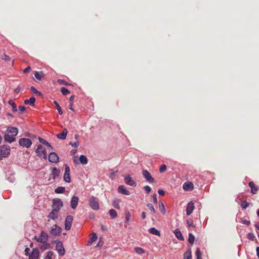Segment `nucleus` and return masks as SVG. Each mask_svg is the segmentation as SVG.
Returning a JSON list of instances; mask_svg holds the SVG:
<instances>
[{"instance_id":"f257e3e1","label":"nucleus","mask_w":259,"mask_h":259,"mask_svg":"<svg viewBox=\"0 0 259 259\" xmlns=\"http://www.w3.org/2000/svg\"><path fill=\"white\" fill-rule=\"evenodd\" d=\"M8 133L5 134L4 138L5 141L10 143L16 140L15 137L18 133V130L17 127H9L7 128Z\"/></svg>"},{"instance_id":"f03ea898","label":"nucleus","mask_w":259,"mask_h":259,"mask_svg":"<svg viewBox=\"0 0 259 259\" xmlns=\"http://www.w3.org/2000/svg\"><path fill=\"white\" fill-rule=\"evenodd\" d=\"M10 147L9 145H4L0 146V156L8 157L10 154Z\"/></svg>"},{"instance_id":"7ed1b4c3","label":"nucleus","mask_w":259,"mask_h":259,"mask_svg":"<svg viewBox=\"0 0 259 259\" xmlns=\"http://www.w3.org/2000/svg\"><path fill=\"white\" fill-rule=\"evenodd\" d=\"M89 202V204L92 209L94 210H98L99 209V204L97 198L95 197V196H92L91 197H90Z\"/></svg>"},{"instance_id":"20e7f679","label":"nucleus","mask_w":259,"mask_h":259,"mask_svg":"<svg viewBox=\"0 0 259 259\" xmlns=\"http://www.w3.org/2000/svg\"><path fill=\"white\" fill-rule=\"evenodd\" d=\"M35 152L37 154V155L41 158L47 159V153L46 150L43 149L41 145H39L37 148L35 150Z\"/></svg>"},{"instance_id":"39448f33","label":"nucleus","mask_w":259,"mask_h":259,"mask_svg":"<svg viewBox=\"0 0 259 259\" xmlns=\"http://www.w3.org/2000/svg\"><path fill=\"white\" fill-rule=\"evenodd\" d=\"M34 239L38 242L41 243H46L48 241L49 236L47 233L42 231L40 233V236L38 238H37L36 236H35Z\"/></svg>"},{"instance_id":"423d86ee","label":"nucleus","mask_w":259,"mask_h":259,"mask_svg":"<svg viewBox=\"0 0 259 259\" xmlns=\"http://www.w3.org/2000/svg\"><path fill=\"white\" fill-rule=\"evenodd\" d=\"M63 202L60 199L55 198L53 200V209L59 211L61 208L63 206Z\"/></svg>"},{"instance_id":"0eeeda50","label":"nucleus","mask_w":259,"mask_h":259,"mask_svg":"<svg viewBox=\"0 0 259 259\" xmlns=\"http://www.w3.org/2000/svg\"><path fill=\"white\" fill-rule=\"evenodd\" d=\"M61 230L62 229L61 227L55 224L53 225L51 228L50 230V234L53 236H59L61 235Z\"/></svg>"},{"instance_id":"6e6552de","label":"nucleus","mask_w":259,"mask_h":259,"mask_svg":"<svg viewBox=\"0 0 259 259\" xmlns=\"http://www.w3.org/2000/svg\"><path fill=\"white\" fill-rule=\"evenodd\" d=\"M19 143L20 146L25 147L27 148L30 147L32 145L31 140L27 138H21L19 140Z\"/></svg>"},{"instance_id":"1a4fd4ad","label":"nucleus","mask_w":259,"mask_h":259,"mask_svg":"<svg viewBox=\"0 0 259 259\" xmlns=\"http://www.w3.org/2000/svg\"><path fill=\"white\" fill-rule=\"evenodd\" d=\"M56 249L60 255L62 256L64 255L65 250L61 241L56 242Z\"/></svg>"},{"instance_id":"9d476101","label":"nucleus","mask_w":259,"mask_h":259,"mask_svg":"<svg viewBox=\"0 0 259 259\" xmlns=\"http://www.w3.org/2000/svg\"><path fill=\"white\" fill-rule=\"evenodd\" d=\"M65 166V172L64 174L63 179L65 182L70 183V167L67 164H64Z\"/></svg>"},{"instance_id":"9b49d317","label":"nucleus","mask_w":259,"mask_h":259,"mask_svg":"<svg viewBox=\"0 0 259 259\" xmlns=\"http://www.w3.org/2000/svg\"><path fill=\"white\" fill-rule=\"evenodd\" d=\"M124 182L127 185L132 187H136L137 185L136 181L130 175H126L125 176Z\"/></svg>"},{"instance_id":"f8f14e48","label":"nucleus","mask_w":259,"mask_h":259,"mask_svg":"<svg viewBox=\"0 0 259 259\" xmlns=\"http://www.w3.org/2000/svg\"><path fill=\"white\" fill-rule=\"evenodd\" d=\"M142 174L147 182L149 183H154L155 182L154 179L151 176L150 173L147 170H143Z\"/></svg>"},{"instance_id":"ddd939ff","label":"nucleus","mask_w":259,"mask_h":259,"mask_svg":"<svg viewBox=\"0 0 259 259\" xmlns=\"http://www.w3.org/2000/svg\"><path fill=\"white\" fill-rule=\"evenodd\" d=\"M48 160L52 163H57L59 158L58 155L55 152H51L48 156Z\"/></svg>"},{"instance_id":"4468645a","label":"nucleus","mask_w":259,"mask_h":259,"mask_svg":"<svg viewBox=\"0 0 259 259\" xmlns=\"http://www.w3.org/2000/svg\"><path fill=\"white\" fill-rule=\"evenodd\" d=\"M73 221V217L72 215H68L65 220V229L66 230H69L72 226V223Z\"/></svg>"},{"instance_id":"2eb2a0df","label":"nucleus","mask_w":259,"mask_h":259,"mask_svg":"<svg viewBox=\"0 0 259 259\" xmlns=\"http://www.w3.org/2000/svg\"><path fill=\"white\" fill-rule=\"evenodd\" d=\"M39 255V251L38 248H33L29 255V259H38Z\"/></svg>"},{"instance_id":"dca6fc26","label":"nucleus","mask_w":259,"mask_h":259,"mask_svg":"<svg viewBox=\"0 0 259 259\" xmlns=\"http://www.w3.org/2000/svg\"><path fill=\"white\" fill-rule=\"evenodd\" d=\"M194 208H195V207H194V203L192 201L189 202L187 204V208H186V210L187 215H190L192 213Z\"/></svg>"},{"instance_id":"f3484780","label":"nucleus","mask_w":259,"mask_h":259,"mask_svg":"<svg viewBox=\"0 0 259 259\" xmlns=\"http://www.w3.org/2000/svg\"><path fill=\"white\" fill-rule=\"evenodd\" d=\"M248 185L251 188V193L253 194H256L259 189L258 187L252 181L248 183Z\"/></svg>"},{"instance_id":"a211bd4d","label":"nucleus","mask_w":259,"mask_h":259,"mask_svg":"<svg viewBox=\"0 0 259 259\" xmlns=\"http://www.w3.org/2000/svg\"><path fill=\"white\" fill-rule=\"evenodd\" d=\"M58 212L56 210L52 209V211L49 213L48 218L53 220L57 219L58 217Z\"/></svg>"},{"instance_id":"6ab92c4d","label":"nucleus","mask_w":259,"mask_h":259,"mask_svg":"<svg viewBox=\"0 0 259 259\" xmlns=\"http://www.w3.org/2000/svg\"><path fill=\"white\" fill-rule=\"evenodd\" d=\"M60 174V170L57 167H54L52 168L51 175L52 176L53 180H55L58 178Z\"/></svg>"},{"instance_id":"aec40b11","label":"nucleus","mask_w":259,"mask_h":259,"mask_svg":"<svg viewBox=\"0 0 259 259\" xmlns=\"http://www.w3.org/2000/svg\"><path fill=\"white\" fill-rule=\"evenodd\" d=\"M78 197L76 196H73L71 200V207L73 209H75L78 205Z\"/></svg>"},{"instance_id":"412c9836","label":"nucleus","mask_w":259,"mask_h":259,"mask_svg":"<svg viewBox=\"0 0 259 259\" xmlns=\"http://www.w3.org/2000/svg\"><path fill=\"white\" fill-rule=\"evenodd\" d=\"M118 192L119 193L126 195H129L130 194L129 191H128L123 185H120L118 187Z\"/></svg>"},{"instance_id":"4be33fe9","label":"nucleus","mask_w":259,"mask_h":259,"mask_svg":"<svg viewBox=\"0 0 259 259\" xmlns=\"http://www.w3.org/2000/svg\"><path fill=\"white\" fill-rule=\"evenodd\" d=\"M67 130L66 128L63 130V131L61 133L58 134L56 136L57 137L61 140H64L66 138V136L67 135Z\"/></svg>"},{"instance_id":"5701e85b","label":"nucleus","mask_w":259,"mask_h":259,"mask_svg":"<svg viewBox=\"0 0 259 259\" xmlns=\"http://www.w3.org/2000/svg\"><path fill=\"white\" fill-rule=\"evenodd\" d=\"M174 234L178 239L181 241L184 240V238L182 235V234L179 229H176L175 230Z\"/></svg>"},{"instance_id":"b1692460","label":"nucleus","mask_w":259,"mask_h":259,"mask_svg":"<svg viewBox=\"0 0 259 259\" xmlns=\"http://www.w3.org/2000/svg\"><path fill=\"white\" fill-rule=\"evenodd\" d=\"M38 140H39V142L40 143H41L43 145H45L47 146L50 150H53V147L46 140H45V139H42V138H41L40 137H39L38 138Z\"/></svg>"},{"instance_id":"393cba45","label":"nucleus","mask_w":259,"mask_h":259,"mask_svg":"<svg viewBox=\"0 0 259 259\" xmlns=\"http://www.w3.org/2000/svg\"><path fill=\"white\" fill-rule=\"evenodd\" d=\"M193 184L190 182L185 183L183 186V189L185 190H192L193 189Z\"/></svg>"},{"instance_id":"a878e982","label":"nucleus","mask_w":259,"mask_h":259,"mask_svg":"<svg viewBox=\"0 0 259 259\" xmlns=\"http://www.w3.org/2000/svg\"><path fill=\"white\" fill-rule=\"evenodd\" d=\"M35 98L33 97H31L29 99H25L24 100V103L27 105H30L31 106H34L35 104Z\"/></svg>"},{"instance_id":"bb28decb","label":"nucleus","mask_w":259,"mask_h":259,"mask_svg":"<svg viewBox=\"0 0 259 259\" xmlns=\"http://www.w3.org/2000/svg\"><path fill=\"white\" fill-rule=\"evenodd\" d=\"M150 233L159 236L160 235V232L159 230L155 228H151L149 230Z\"/></svg>"},{"instance_id":"cd10ccee","label":"nucleus","mask_w":259,"mask_h":259,"mask_svg":"<svg viewBox=\"0 0 259 259\" xmlns=\"http://www.w3.org/2000/svg\"><path fill=\"white\" fill-rule=\"evenodd\" d=\"M42 244L39 245V248L42 250H45L49 249L50 247V244L47 242L46 243H42Z\"/></svg>"},{"instance_id":"c85d7f7f","label":"nucleus","mask_w":259,"mask_h":259,"mask_svg":"<svg viewBox=\"0 0 259 259\" xmlns=\"http://www.w3.org/2000/svg\"><path fill=\"white\" fill-rule=\"evenodd\" d=\"M9 105H10L12 107V111L14 112H15L17 111V108L16 104L12 100H10L8 102Z\"/></svg>"},{"instance_id":"c756f323","label":"nucleus","mask_w":259,"mask_h":259,"mask_svg":"<svg viewBox=\"0 0 259 259\" xmlns=\"http://www.w3.org/2000/svg\"><path fill=\"white\" fill-rule=\"evenodd\" d=\"M159 207L161 212L163 214H165L166 213V209L162 201L159 202Z\"/></svg>"},{"instance_id":"7c9ffc66","label":"nucleus","mask_w":259,"mask_h":259,"mask_svg":"<svg viewBox=\"0 0 259 259\" xmlns=\"http://www.w3.org/2000/svg\"><path fill=\"white\" fill-rule=\"evenodd\" d=\"M79 161L80 163L82 164H86L88 163V159L87 157L84 155H81L79 157Z\"/></svg>"},{"instance_id":"2f4dec72","label":"nucleus","mask_w":259,"mask_h":259,"mask_svg":"<svg viewBox=\"0 0 259 259\" xmlns=\"http://www.w3.org/2000/svg\"><path fill=\"white\" fill-rule=\"evenodd\" d=\"M65 189L64 187H58L55 190V192L57 194H61L65 192Z\"/></svg>"},{"instance_id":"473e14b6","label":"nucleus","mask_w":259,"mask_h":259,"mask_svg":"<svg viewBox=\"0 0 259 259\" xmlns=\"http://www.w3.org/2000/svg\"><path fill=\"white\" fill-rule=\"evenodd\" d=\"M135 250L136 252L139 254H144L146 252V251L143 248L140 247H135Z\"/></svg>"},{"instance_id":"72a5a7b5","label":"nucleus","mask_w":259,"mask_h":259,"mask_svg":"<svg viewBox=\"0 0 259 259\" xmlns=\"http://www.w3.org/2000/svg\"><path fill=\"white\" fill-rule=\"evenodd\" d=\"M34 76L38 80H40L44 77V74L42 72H36Z\"/></svg>"},{"instance_id":"f704fd0d","label":"nucleus","mask_w":259,"mask_h":259,"mask_svg":"<svg viewBox=\"0 0 259 259\" xmlns=\"http://www.w3.org/2000/svg\"><path fill=\"white\" fill-rule=\"evenodd\" d=\"M53 104L55 105L56 107V108L58 111V113L60 115H62L63 114V111L61 108V107L60 106L59 104L58 103V102L56 101H54L53 102Z\"/></svg>"},{"instance_id":"c9c22d12","label":"nucleus","mask_w":259,"mask_h":259,"mask_svg":"<svg viewBox=\"0 0 259 259\" xmlns=\"http://www.w3.org/2000/svg\"><path fill=\"white\" fill-rule=\"evenodd\" d=\"M109 214H110V217L112 219L115 218L117 217V212H116V210H114V209H110L109 211Z\"/></svg>"},{"instance_id":"e433bc0d","label":"nucleus","mask_w":259,"mask_h":259,"mask_svg":"<svg viewBox=\"0 0 259 259\" xmlns=\"http://www.w3.org/2000/svg\"><path fill=\"white\" fill-rule=\"evenodd\" d=\"M31 91L33 93L36 94L38 96H42V94L41 92L38 91L34 87H31Z\"/></svg>"},{"instance_id":"4c0bfd02","label":"nucleus","mask_w":259,"mask_h":259,"mask_svg":"<svg viewBox=\"0 0 259 259\" xmlns=\"http://www.w3.org/2000/svg\"><path fill=\"white\" fill-rule=\"evenodd\" d=\"M195 237L191 233H189L188 242L191 244H193L194 242Z\"/></svg>"},{"instance_id":"58836bf2","label":"nucleus","mask_w":259,"mask_h":259,"mask_svg":"<svg viewBox=\"0 0 259 259\" xmlns=\"http://www.w3.org/2000/svg\"><path fill=\"white\" fill-rule=\"evenodd\" d=\"M186 223L188 227L193 228H195V226L193 224V221L191 219L189 218L187 219L186 221Z\"/></svg>"},{"instance_id":"ea45409f","label":"nucleus","mask_w":259,"mask_h":259,"mask_svg":"<svg viewBox=\"0 0 259 259\" xmlns=\"http://www.w3.org/2000/svg\"><path fill=\"white\" fill-rule=\"evenodd\" d=\"M54 255V252L52 251H49L46 255L45 256L44 259H52Z\"/></svg>"},{"instance_id":"a19ab883","label":"nucleus","mask_w":259,"mask_h":259,"mask_svg":"<svg viewBox=\"0 0 259 259\" xmlns=\"http://www.w3.org/2000/svg\"><path fill=\"white\" fill-rule=\"evenodd\" d=\"M60 91L63 95H67L70 93L69 91L65 87H62Z\"/></svg>"},{"instance_id":"79ce46f5","label":"nucleus","mask_w":259,"mask_h":259,"mask_svg":"<svg viewBox=\"0 0 259 259\" xmlns=\"http://www.w3.org/2000/svg\"><path fill=\"white\" fill-rule=\"evenodd\" d=\"M97 239V234L95 233H93L92 234V236H91V238L90 239V240L89 241V243H92L93 242H94L95 241H96Z\"/></svg>"},{"instance_id":"37998d69","label":"nucleus","mask_w":259,"mask_h":259,"mask_svg":"<svg viewBox=\"0 0 259 259\" xmlns=\"http://www.w3.org/2000/svg\"><path fill=\"white\" fill-rule=\"evenodd\" d=\"M247 237L249 240L253 241L255 238V235L253 233H249L247 235Z\"/></svg>"},{"instance_id":"c03bdc74","label":"nucleus","mask_w":259,"mask_h":259,"mask_svg":"<svg viewBox=\"0 0 259 259\" xmlns=\"http://www.w3.org/2000/svg\"><path fill=\"white\" fill-rule=\"evenodd\" d=\"M240 222L243 224L246 225L247 226H249L250 224V222L249 220H247L244 218L240 219Z\"/></svg>"},{"instance_id":"a18cd8bd","label":"nucleus","mask_w":259,"mask_h":259,"mask_svg":"<svg viewBox=\"0 0 259 259\" xmlns=\"http://www.w3.org/2000/svg\"><path fill=\"white\" fill-rule=\"evenodd\" d=\"M240 205L243 209H245L249 206V203L246 201H244L241 202Z\"/></svg>"},{"instance_id":"49530a36","label":"nucleus","mask_w":259,"mask_h":259,"mask_svg":"<svg viewBox=\"0 0 259 259\" xmlns=\"http://www.w3.org/2000/svg\"><path fill=\"white\" fill-rule=\"evenodd\" d=\"M147 207L149 208V209L153 213H155V209H154V206H153V205L151 203H148L147 205Z\"/></svg>"},{"instance_id":"de8ad7c7","label":"nucleus","mask_w":259,"mask_h":259,"mask_svg":"<svg viewBox=\"0 0 259 259\" xmlns=\"http://www.w3.org/2000/svg\"><path fill=\"white\" fill-rule=\"evenodd\" d=\"M112 205L114 206V207L116 208V209H119L120 208V206H119V203H118V201L117 199L116 200H114L113 201Z\"/></svg>"},{"instance_id":"09e8293b","label":"nucleus","mask_w":259,"mask_h":259,"mask_svg":"<svg viewBox=\"0 0 259 259\" xmlns=\"http://www.w3.org/2000/svg\"><path fill=\"white\" fill-rule=\"evenodd\" d=\"M196 255L197 257V259H202L201 253L199 248H198L196 251Z\"/></svg>"},{"instance_id":"8fccbe9b","label":"nucleus","mask_w":259,"mask_h":259,"mask_svg":"<svg viewBox=\"0 0 259 259\" xmlns=\"http://www.w3.org/2000/svg\"><path fill=\"white\" fill-rule=\"evenodd\" d=\"M57 82L60 84H63V85H68V83L65 80L61 79H59L57 80Z\"/></svg>"},{"instance_id":"3c124183","label":"nucleus","mask_w":259,"mask_h":259,"mask_svg":"<svg viewBox=\"0 0 259 259\" xmlns=\"http://www.w3.org/2000/svg\"><path fill=\"white\" fill-rule=\"evenodd\" d=\"M166 170V166L165 164H162L160 166L159 168V171L160 172H163Z\"/></svg>"},{"instance_id":"603ef678","label":"nucleus","mask_w":259,"mask_h":259,"mask_svg":"<svg viewBox=\"0 0 259 259\" xmlns=\"http://www.w3.org/2000/svg\"><path fill=\"white\" fill-rule=\"evenodd\" d=\"M130 216H131V214H130V212L129 211L126 212L125 213V219L126 222H127L130 221Z\"/></svg>"},{"instance_id":"864d4df0","label":"nucleus","mask_w":259,"mask_h":259,"mask_svg":"<svg viewBox=\"0 0 259 259\" xmlns=\"http://www.w3.org/2000/svg\"><path fill=\"white\" fill-rule=\"evenodd\" d=\"M185 259H192L191 252L190 250L189 253H188V252L185 253Z\"/></svg>"},{"instance_id":"5fc2aeb1","label":"nucleus","mask_w":259,"mask_h":259,"mask_svg":"<svg viewBox=\"0 0 259 259\" xmlns=\"http://www.w3.org/2000/svg\"><path fill=\"white\" fill-rule=\"evenodd\" d=\"M144 189L147 194H149L151 191V188L149 186H145Z\"/></svg>"},{"instance_id":"6e6d98bb","label":"nucleus","mask_w":259,"mask_h":259,"mask_svg":"<svg viewBox=\"0 0 259 259\" xmlns=\"http://www.w3.org/2000/svg\"><path fill=\"white\" fill-rule=\"evenodd\" d=\"M2 59L6 61H10V57L9 56L4 54L2 56Z\"/></svg>"},{"instance_id":"4d7b16f0","label":"nucleus","mask_w":259,"mask_h":259,"mask_svg":"<svg viewBox=\"0 0 259 259\" xmlns=\"http://www.w3.org/2000/svg\"><path fill=\"white\" fill-rule=\"evenodd\" d=\"M70 144L73 147L77 148L79 146V143L78 141H76V142H70Z\"/></svg>"},{"instance_id":"13d9d810","label":"nucleus","mask_w":259,"mask_h":259,"mask_svg":"<svg viewBox=\"0 0 259 259\" xmlns=\"http://www.w3.org/2000/svg\"><path fill=\"white\" fill-rule=\"evenodd\" d=\"M31 70V67L30 66H28L27 67L25 68L23 72L24 73H27L29 72Z\"/></svg>"},{"instance_id":"bf43d9fd","label":"nucleus","mask_w":259,"mask_h":259,"mask_svg":"<svg viewBox=\"0 0 259 259\" xmlns=\"http://www.w3.org/2000/svg\"><path fill=\"white\" fill-rule=\"evenodd\" d=\"M19 109L21 113L24 112L26 110V108H25V106H19Z\"/></svg>"},{"instance_id":"052dcab7","label":"nucleus","mask_w":259,"mask_h":259,"mask_svg":"<svg viewBox=\"0 0 259 259\" xmlns=\"http://www.w3.org/2000/svg\"><path fill=\"white\" fill-rule=\"evenodd\" d=\"M158 193L161 196H163L165 194V192L162 189H159L158 190Z\"/></svg>"},{"instance_id":"680f3d73","label":"nucleus","mask_w":259,"mask_h":259,"mask_svg":"<svg viewBox=\"0 0 259 259\" xmlns=\"http://www.w3.org/2000/svg\"><path fill=\"white\" fill-rule=\"evenodd\" d=\"M153 199L154 203L156 204L157 203V196H156V194H154L153 195Z\"/></svg>"},{"instance_id":"e2e57ef3","label":"nucleus","mask_w":259,"mask_h":259,"mask_svg":"<svg viewBox=\"0 0 259 259\" xmlns=\"http://www.w3.org/2000/svg\"><path fill=\"white\" fill-rule=\"evenodd\" d=\"M73 102H71L69 103V108L72 110V111H74L73 108Z\"/></svg>"},{"instance_id":"0e129e2a","label":"nucleus","mask_w":259,"mask_h":259,"mask_svg":"<svg viewBox=\"0 0 259 259\" xmlns=\"http://www.w3.org/2000/svg\"><path fill=\"white\" fill-rule=\"evenodd\" d=\"M30 250L29 248H28V247H26L25 249V254L26 255H29V251Z\"/></svg>"},{"instance_id":"69168bd1","label":"nucleus","mask_w":259,"mask_h":259,"mask_svg":"<svg viewBox=\"0 0 259 259\" xmlns=\"http://www.w3.org/2000/svg\"><path fill=\"white\" fill-rule=\"evenodd\" d=\"M141 217H142V219H145L146 218V212L143 211L142 213Z\"/></svg>"},{"instance_id":"338daca9","label":"nucleus","mask_w":259,"mask_h":259,"mask_svg":"<svg viewBox=\"0 0 259 259\" xmlns=\"http://www.w3.org/2000/svg\"><path fill=\"white\" fill-rule=\"evenodd\" d=\"M256 255H257V257L259 258V246L256 247Z\"/></svg>"},{"instance_id":"774afa93","label":"nucleus","mask_w":259,"mask_h":259,"mask_svg":"<svg viewBox=\"0 0 259 259\" xmlns=\"http://www.w3.org/2000/svg\"><path fill=\"white\" fill-rule=\"evenodd\" d=\"M254 227H255V228L256 229H257L259 231V223H255L254 225Z\"/></svg>"}]
</instances>
